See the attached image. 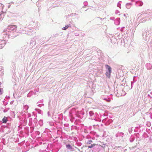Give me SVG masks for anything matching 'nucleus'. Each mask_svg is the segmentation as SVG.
<instances>
[{
  "instance_id": "5",
  "label": "nucleus",
  "mask_w": 152,
  "mask_h": 152,
  "mask_svg": "<svg viewBox=\"0 0 152 152\" xmlns=\"http://www.w3.org/2000/svg\"><path fill=\"white\" fill-rule=\"evenodd\" d=\"M96 145V144H91L90 146H88V148H91L94 146Z\"/></svg>"
},
{
  "instance_id": "1",
  "label": "nucleus",
  "mask_w": 152,
  "mask_h": 152,
  "mask_svg": "<svg viewBox=\"0 0 152 152\" xmlns=\"http://www.w3.org/2000/svg\"><path fill=\"white\" fill-rule=\"evenodd\" d=\"M106 68L108 69V71L106 73V76L109 78L110 76V74L111 73V67L108 65H105Z\"/></svg>"
},
{
  "instance_id": "2",
  "label": "nucleus",
  "mask_w": 152,
  "mask_h": 152,
  "mask_svg": "<svg viewBox=\"0 0 152 152\" xmlns=\"http://www.w3.org/2000/svg\"><path fill=\"white\" fill-rule=\"evenodd\" d=\"M7 118L4 117L2 120L3 123H6L7 121Z\"/></svg>"
},
{
  "instance_id": "7",
  "label": "nucleus",
  "mask_w": 152,
  "mask_h": 152,
  "mask_svg": "<svg viewBox=\"0 0 152 152\" xmlns=\"http://www.w3.org/2000/svg\"><path fill=\"white\" fill-rule=\"evenodd\" d=\"M92 142V141H91H91H90V142Z\"/></svg>"
},
{
  "instance_id": "3",
  "label": "nucleus",
  "mask_w": 152,
  "mask_h": 152,
  "mask_svg": "<svg viewBox=\"0 0 152 152\" xmlns=\"http://www.w3.org/2000/svg\"><path fill=\"white\" fill-rule=\"evenodd\" d=\"M66 147L69 149L71 150L72 149V147L69 145H66Z\"/></svg>"
},
{
  "instance_id": "4",
  "label": "nucleus",
  "mask_w": 152,
  "mask_h": 152,
  "mask_svg": "<svg viewBox=\"0 0 152 152\" xmlns=\"http://www.w3.org/2000/svg\"><path fill=\"white\" fill-rule=\"evenodd\" d=\"M69 27V26L68 25L66 26L65 27H64L62 28V29L64 30H65L68 27Z\"/></svg>"
},
{
  "instance_id": "6",
  "label": "nucleus",
  "mask_w": 152,
  "mask_h": 152,
  "mask_svg": "<svg viewBox=\"0 0 152 152\" xmlns=\"http://www.w3.org/2000/svg\"><path fill=\"white\" fill-rule=\"evenodd\" d=\"M10 26H11V27H10L11 28H13V27H14L15 28V29H16L17 28V26L16 25H11Z\"/></svg>"
}]
</instances>
